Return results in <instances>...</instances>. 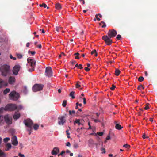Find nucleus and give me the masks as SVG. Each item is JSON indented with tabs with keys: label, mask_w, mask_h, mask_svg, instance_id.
<instances>
[{
	"label": "nucleus",
	"mask_w": 157,
	"mask_h": 157,
	"mask_svg": "<svg viewBox=\"0 0 157 157\" xmlns=\"http://www.w3.org/2000/svg\"><path fill=\"white\" fill-rule=\"evenodd\" d=\"M123 147L126 148H128V147H130V146L128 144H124L123 146Z\"/></svg>",
	"instance_id": "49530a36"
},
{
	"label": "nucleus",
	"mask_w": 157,
	"mask_h": 157,
	"mask_svg": "<svg viewBox=\"0 0 157 157\" xmlns=\"http://www.w3.org/2000/svg\"><path fill=\"white\" fill-rule=\"evenodd\" d=\"M69 114L71 115L72 114H75V111L74 110H72V111L71 110H69Z\"/></svg>",
	"instance_id": "58836bf2"
},
{
	"label": "nucleus",
	"mask_w": 157,
	"mask_h": 157,
	"mask_svg": "<svg viewBox=\"0 0 157 157\" xmlns=\"http://www.w3.org/2000/svg\"><path fill=\"white\" fill-rule=\"evenodd\" d=\"M66 145L67 146L70 147L71 146V144L69 142H68L66 144Z\"/></svg>",
	"instance_id": "052dcab7"
},
{
	"label": "nucleus",
	"mask_w": 157,
	"mask_h": 157,
	"mask_svg": "<svg viewBox=\"0 0 157 157\" xmlns=\"http://www.w3.org/2000/svg\"><path fill=\"white\" fill-rule=\"evenodd\" d=\"M0 71L2 75L3 76L9 75L10 72V66L6 64H4L1 66L0 68Z\"/></svg>",
	"instance_id": "f257e3e1"
},
{
	"label": "nucleus",
	"mask_w": 157,
	"mask_h": 157,
	"mask_svg": "<svg viewBox=\"0 0 157 157\" xmlns=\"http://www.w3.org/2000/svg\"><path fill=\"white\" fill-rule=\"evenodd\" d=\"M41 7H43L44 8L47 7V5L44 3H43L42 4H40L39 5Z\"/></svg>",
	"instance_id": "c9c22d12"
},
{
	"label": "nucleus",
	"mask_w": 157,
	"mask_h": 157,
	"mask_svg": "<svg viewBox=\"0 0 157 157\" xmlns=\"http://www.w3.org/2000/svg\"><path fill=\"white\" fill-rule=\"evenodd\" d=\"M115 88L116 87L113 84L112 86V87L110 88V89L112 90H114Z\"/></svg>",
	"instance_id": "a18cd8bd"
},
{
	"label": "nucleus",
	"mask_w": 157,
	"mask_h": 157,
	"mask_svg": "<svg viewBox=\"0 0 157 157\" xmlns=\"http://www.w3.org/2000/svg\"><path fill=\"white\" fill-rule=\"evenodd\" d=\"M29 43L28 42L27 43V44H26V47H29Z\"/></svg>",
	"instance_id": "774afa93"
},
{
	"label": "nucleus",
	"mask_w": 157,
	"mask_h": 157,
	"mask_svg": "<svg viewBox=\"0 0 157 157\" xmlns=\"http://www.w3.org/2000/svg\"><path fill=\"white\" fill-rule=\"evenodd\" d=\"M39 125L37 124H35L33 126V128L35 130H37L38 129Z\"/></svg>",
	"instance_id": "cd10ccee"
},
{
	"label": "nucleus",
	"mask_w": 157,
	"mask_h": 157,
	"mask_svg": "<svg viewBox=\"0 0 157 157\" xmlns=\"http://www.w3.org/2000/svg\"><path fill=\"white\" fill-rule=\"evenodd\" d=\"M20 114L19 113H15L14 114L13 117L14 120H17L20 117Z\"/></svg>",
	"instance_id": "f3484780"
},
{
	"label": "nucleus",
	"mask_w": 157,
	"mask_h": 157,
	"mask_svg": "<svg viewBox=\"0 0 157 157\" xmlns=\"http://www.w3.org/2000/svg\"><path fill=\"white\" fill-rule=\"evenodd\" d=\"M78 68L80 69H82L83 68V67H82V65L81 64H79Z\"/></svg>",
	"instance_id": "8fccbe9b"
},
{
	"label": "nucleus",
	"mask_w": 157,
	"mask_h": 157,
	"mask_svg": "<svg viewBox=\"0 0 157 157\" xmlns=\"http://www.w3.org/2000/svg\"><path fill=\"white\" fill-rule=\"evenodd\" d=\"M3 116L0 115V125H2L3 123Z\"/></svg>",
	"instance_id": "bb28decb"
},
{
	"label": "nucleus",
	"mask_w": 157,
	"mask_h": 157,
	"mask_svg": "<svg viewBox=\"0 0 157 157\" xmlns=\"http://www.w3.org/2000/svg\"><path fill=\"white\" fill-rule=\"evenodd\" d=\"M17 57L19 59H21V58H22V55H21V54H17Z\"/></svg>",
	"instance_id": "37998d69"
},
{
	"label": "nucleus",
	"mask_w": 157,
	"mask_h": 157,
	"mask_svg": "<svg viewBox=\"0 0 157 157\" xmlns=\"http://www.w3.org/2000/svg\"><path fill=\"white\" fill-rule=\"evenodd\" d=\"M111 38L107 35H104L102 37V39L105 41L107 45H109L112 42V40Z\"/></svg>",
	"instance_id": "423d86ee"
},
{
	"label": "nucleus",
	"mask_w": 157,
	"mask_h": 157,
	"mask_svg": "<svg viewBox=\"0 0 157 157\" xmlns=\"http://www.w3.org/2000/svg\"><path fill=\"white\" fill-rule=\"evenodd\" d=\"M79 54L78 53V52H77V53H75L74 54V55L75 56H79Z\"/></svg>",
	"instance_id": "69168bd1"
},
{
	"label": "nucleus",
	"mask_w": 157,
	"mask_h": 157,
	"mask_svg": "<svg viewBox=\"0 0 157 157\" xmlns=\"http://www.w3.org/2000/svg\"><path fill=\"white\" fill-rule=\"evenodd\" d=\"M103 132H97V134L101 136H102L103 135Z\"/></svg>",
	"instance_id": "a19ab883"
},
{
	"label": "nucleus",
	"mask_w": 157,
	"mask_h": 157,
	"mask_svg": "<svg viewBox=\"0 0 157 157\" xmlns=\"http://www.w3.org/2000/svg\"><path fill=\"white\" fill-rule=\"evenodd\" d=\"M6 146L7 148H6L5 150L6 151H8L11 148V145L10 143H8L6 144Z\"/></svg>",
	"instance_id": "6ab92c4d"
},
{
	"label": "nucleus",
	"mask_w": 157,
	"mask_h": 157,
	"mask_svg": "<svg viewBox=\"0 0 157 157\" xmlns=\"http://www.w3.org/2000/svg\"><path fill=\"white\" fill-rule=\"evenodd\" d=\"M143 139H145V138H147L148 137V136H146L145 134H144L143 136Z\"/></svg>",
	"instance_id": "4d7b16f0"
},
{
	"label": "nucleus",
	"mask_w": 157,
	"mask_h": 157,
	"mask_svg": "<svg viewBox=\"0 0 157 157\" xmlns=\"http://www.w3.org/2000/svg\"><path fill=\"white\" fill-rule=\"evenodd\" d=\"M24 123L26 127L32 126L33 123L32 121L29 119H27L24 121Z\"/></svg>",
	"instance_id": "f8f14e48"
},
{
	"label": "nucleus",
	"mask_w": 157,
	"mask_h": 157,
	"mask_svg": "<svg viewBox=\"0 0 157 157\" xmlns=\"http://www.w3.org/2000/svg\"><path fill=\"white\" fill-rule=\"evenodd\" d=\"M28 128L26 129L28 131V134L30 135L32 132V126L27 127Z\"/></svg>",
	"instance_id": "aec40b11"
},
{
	"label": "nucleus",
	"mask_w": 157,
	"mask_h": 157,
	"mask_svg": "<svg viewBox=\"0 0 157 157\" xmlns=\"http://www.w3.org/2000/svg\"><path fill=\"white\" fill-rule=\"evenodd\" d=\"M76 63V61H72L71 62V63L72 64H75Z\"/></svg>",
	"instance_id": "e2e57ef3"
},
{
	"label": "nucleus",
	"mask_w": 157,
	"mask_h": 157,
	"mask_svg": "<svg viewBox=\"0 0 157 157\" xmlns=\"http://www.w3.org/2000/svg\"><path fill=\"white\" fill-rule=\"evenodd\" d=\"M20 67V66L19 65H16L14 66L13 70V72L14 75H16L18 74Z\"/></svg>",
	"instance_id": "9b49d317"
},
{
	"label": "nucleus",
	"mask_w": 157,
	"mask_h": 157,
	"mask_svg": "<svg viewBox=\"0 0 157 157\" xmlns=\"http://www.w3.org/2000/svg\"><path fill=\"white\" fill-rule=\"evenodd\" d=\"M102 24H103V25L101 26L102 28H104L106 26V24L105 23L104 21H101L100 24V25H101Z\"/></svg>",
	"instance_id": "2f4dec72"
},
{
	"label": "nucleus",
	"mask_w": 157,
	"mask_h": 157,
	"mask_svg": "<svg viewBox=\"0 0 157 157\" xmlns=\"http://www.w3.org/2000/svg\"><path fill=\"white\" fill-rule=\"evenodd\" d=\"M68 131H69L68 130H67L66 131V132L67 134V135H70V133H69Z\"/></svg>",
	"instance_id": "338daca9"
},
{
	"label": "nucleus",
	"mask_w": 157,
	"mask_h": 157,
	"mask_svg": "<svg viewBox=\"0 0 157 157\" xmlns=\"http://www.w3.org/2000/svg\"><path fill=\"white\" fill-rule=\"evenodd\" d=\"M121 37V35H120V34H118L116 38L117 39V40H120Z\"/></svg>",
	"instance_id": "79ce46f5"
},
{
	"label": "nucleus",
	"mask_w": 157,
	"mask_h": 157,
	"mask_svg": "<svg viewBox=\"0 0 157 157\" xmlns=\"http://www.w3.org/2000/svg\"><path fill=\"white\" fill-rule=\"evenodd\" d=\"M58 124L59 125H63L66 122V119L64 116H59L58 118Z\"/></svg>",
	"instance_id": "0eeeda50"
},
{
	"label": "nucleus",
	"mask_w": 157,
	"mask_h": 157,
	"mask_svg": "<svg viewBox=\"0 0 157 157\" xmlns=\"http://www.w3.org/2000/svg\"><path fill=\"white\" fill-rule=\"evenodd\" d=\"M10 90L9 88H6L3 91V94L5 95L10 92Z\"/></svg>",
	"instance_id": "412c9836"
},
{
	"label": "nucleus",
	"mask_w": 157,
	"mask_h": 157,
	"mask_svg": "<svg viewBox=\"0 0 157 157\" xmlns=\"http://www.w3.org/2000/svg\"><path fill=\"white\" fill-rule=\"evenodd\" d=\"M115 124H116L115 128L116 129L118 130H121L123 128V127H122L121 125L117 124L116 121L115 122Z\"/></svg>",
	"instance_id": "a211bd4d"
},
{
	"label": "nucleus",
	"mask_w": 157,
	"mask_h": 157,
	"mask_svg": "<svg viewBox=\"0 0 157 157\" xmlns=\"http://www.w3.org/2000/svg\"><path fill=\"white\" fill-rule=\"evenodd\" d=\"M149 103H147L145 105L146 106L144 108V109L145 110L148 109L149 108Z\"/></svg>",
	"instance_id": "f704fd0d"
},
{
	"label": "nucleus",
	"mask_w": 157,
	"mask_h": 157,
	"mask_svg": "<svg viewBox=\"0 0 157 157\" xmlns=\"http://www.w3.org/2000/svg\"><path fill=\"white\" fill-rule=\"evenodd\" d=\"M67 105V101L66 100H64L63 101L62 105L63 107H65Z\"/></svg>",
	"instance_id": "72a5a7b5"
},
{
	"label": "nucleus",
	"mask_w": 157,
	"mask_h": 157,
	"mask_svg": "<svg viewBox=\"0 0 157 157\" xmlns=\"http://www.w3.org/2000/svg\"><path fill=\"white\" fill-rule=\"evenodd\" d=\"M28 64H27L28 67H31V68H29L28 70L29 72H32L34 70V68L36 66V61L33 59L29 57L27 59Z\"/></svg>",
	"instance_id": "f03ea898"
},
{
	"label": "nucleus",
	"mask_w": 157,
	"mask_h": 157,
	"mask_svg": "<svg viewBox=\"0 0 157 157\" xmlns=\"http://www.w3.org/2000/svg\"><path fill=\"white\" fill-rule=\"evenodd\" d=\"M45 75L48 77H51L52 76V72L50 67H47L46 68L45 71Z\"/></svg>",
	"instance_id": "6e6552de"
},
{
	"label": "nucleus",
	"mask_w": 157,
	"mask_h": 157,
	"mask_svg": "<svg viewBox=\"0 0 157 157\" xmlns=\"http://www.w3.org/2000/svg\"><path fill=\"white\" fill-rule=\"evenodd\" d=\"M84 69L86 71H88L90 70V69L87 67H85L84 68Z\"/></svg>",
	"instance_id": "603ef678"
},
{
	"label": "nucleus",
	"mask_w": 157,
	"mask_h": 157,
	"mask_svg": "<svg viewBox=\"0 0 157 157\" xmlns=\"http://www.w3.org/2000/svg\"><path fill=\"white\" fill-rule=\"evenodd\" d=\"M59 149L57 147H55L52 151L51 153L52 155H56L59 152Z\"/></svg>",
	"instance_id": "4468645a"
},
{
	"label": "nucleus",
	"mask_w": 157,
	"mask_h": 157,
	"mask_svg": "<svg viewBox=\"0 0 157 157\" xmlns=\"http://www.w3.org/2000/svg\"><path fill=\"white\" fill-rule=\"evenodd\" d=\"M73 146L75 148H77L79 147V144L77 143H75L74 144Z\"/></svg>",
	"instance_id": "c756f323"
},
{
	"label": "nucleus",
	"mask_w": 157,
	"mask_h": 157,
	"mask_svg": "<svg viewBox=\"0 0 157 157\" xmlns=\"http://www.w3.org/2000/svg\"><path fill=\"white\" fill-rule=\"evenodd\" d=\"M56 8L57 9H59L61 8V6L59 3H57L55 5Z\"/></svg>",
	"instance_id": "4be33fe9"
},
{
	"label": "nucleus",
	"mask_w": 157,
	"mask_h": 157,
	"mask_svg": "<svg viewBox=\"0 0 157 157\" xmlns=\"http://www.w3.org/2000/svg\"><path fill=\"white\" fill-rule=\"evenodd\" d=\"M18 156L20 157H25L24 155V154H21V153H19Z\"/></svg>",
	"instance_id": "3c124183"
},
{
	"label": "nucleus",
	"mask_w": 157,
	"mask_h": 157,
	"mask_svg": "<svg viewBox=\"0 0 157 157\" xmlns=\"http://www.w3.org/2000/svg\"><path fill=\"white\" fill-rule=\"evenodd\" d=\"M141 88H142L143 89H144V87H143V85H140L138 86V88H137L138 90H140Z\"/></svg>",
	"instance_id": "ea45409f"
},
{
	"label": "nucleus",
	"mask_w": 157,
	"mask_h": 157,
	"mask_svg": "<svg viewBox=\"0 0 157 157\" xmlns=\"http://www.w3.org/2000/svg\"><path fill=\"white\" fill-rule=\"evenodd\" d=\"M36 46L40 49H41V48L42 46L40 44L38 45H37Z\"/></svg>",
	"instance_id": "bf43d9fd"
},
{
	"label": "nucleus",
	"mask_w": 157,
	"mask_h": 157,
	"mask_svg": "<svg viewBox=\"0 0 157 157\" xmlns=\"http://www.w3.org/2000/svg\"><path fill=\"white\" fill-rule=\"evenodd\" d=\"M110 139V136L109 135L107 136L106 138V140H109Z\"/></svg>",
	"instance_id": "13d9d810"
},
{
	"label": "nucleus",
	"mask_w": 157,
	"mask_h": 157,
	"mask_svg": "<svg viewBox=\"0 0 157 157\" xmlns=\"http://www.w3.org/2000/svg\"><path fill=\"white\" fill-rule=\"evenodd\" d=\"M62 29V27L60 26H57L56 27V30L58 32H59Z\"/></svg>",
	"instance_id": "c85d7f7f"
},
{
	"label": "nucleus",
	"mask_w": 157,
	"mask_h": 157,
	"mask_svg": "<svg viewBox=\"0 0 157 157\" xmlns=\"http://www.w3.org/2000/svg\"><path fill=\"white\" fill-rule=\"evenodd\" d=\"M10 99L14 101L17 100L19 97V94L15 91L11 92L9 95Z\"/></svg>",
	"instance_id": "7ed1b4c3"
},
{
	"label": "nucleus",
	"mask_w": 157,
	"mask_h": 157,
	"mask_svg": "<svg viewBox=\"0 0 157 157\" xmlns=\"http://www.w3.org/2000/svg\"><path fill=\"white\" fill-rule=\"evenodd\" d=\"M4 155V153L0 149V157Z\"/></svg>",
	"instance_id": "c03bdc74"
},
{
	"label": "nucleus",
	"mask_w": 157,
	"mask_h": 157,
	"mask_svg": "<svg viewBox=\"0 0 157 157\" xmlns=\"http://www.w3.org/2000/svg\"><path fill=\"white\" fill-rule=\"evenodd\" d=\"M80 82H78L76 84V87L77 88H78L81 87V85L79 84Z\"/></svg>",
	"instance_id": "4c0bfd02"
},
{
	"label": "nucleus",
	"mask_w": 157,
	"mask_h": 157,
	"mask_svg": "<svg viewBox=\"0 0 157 157\" xmlns=\"http://www.w3.org/2000/svg\"><path fill=\"white\" fill-rule=\"evenodd\" d=\"M12 144L14 146H17L18 145V143L17 138L15 136H14L12 138Z\"/></svg>",
	"instance_id": "ddd939ff"
},
{
	"label": "nucleus",
	"mask_w": 157,
	"mask_h": 157,
	"mask_svg": "<svg viewBox=\"0 0 157 157\" xmlns=\"http://www.w3.org/2000/svg\"><path fill=\"white\" fill-rule=\"evenodd\" d=\"M94 121L95 122H96V123L100 122V121L99 120H97V119H95L94 120Z\"/></svg>",
	"instance_id": "680f3d73"
},
{
	"label": "nucleus",
	"mask_w": 157,
	"mask_h": 157,
	"mask_svg": "<svg viewBox=\"0 0 157 157\" xmlns=\"http://www.w3.org/2000/svg\"><path fill=\"white\" fill-rule=\"evenodd\" d=\"M91 54L92 55H93L94 54L95 56H97V53L96 52V50L95 49H94L91 52Z\"/></svg>",
	"instance_id": "b1692460"
},
{
	"label": "nucleus",
	"mask_w": 157,
	"mask_h": 157,
	"mask_svg": "<svg viewBox=\"0 0 157 157\" xmlns=\"http://www.w3.org/2000/svg\"><path fill=\"white\" fill-rule=\"evenodd\" d=\"M28 92V89L26 86H25L24 87V90H23V92L25 94H26Z\"/></svg>",
	"instance_id": "7c9ffc66"
},
{
	"label": "nucleus",
	"mask_w": 157,
	"mask_h": 157,
	"mask_svg": "<svg viewBox=\"0 0 157 157\" xmlns=\"http://www.w3.org/2000/svg\"><path fill=\"white\" fill-rule=\"evenodd\" d=\"M80 122V120H78V119H76L75 120V123H79V122Z\"/></svg>",
	"instance_id": "864d4df0"
},
{
	"label": "nucleus",
	"mask_w": 157,
	"mask_h": 157,
	"mask_svg": "<svg viewBox=\"0 0 157 157\" xmlns=\"http://www.w3.org/2000/svg\"><path fill=\"white\" fill-rule=\"evenodd\" d=\"M10 57L11 59L14 60H15L16 59V58L13 57L11 55H10Z\"/></svg>",
	"instance_id": "de8ad7c7"
},
{
	"label": "nucleus",
	"mask_w": 157,
	"mask_h": 157,
	"mask_svg": "<svg viewBox=\"0 0 157 157\" xmlns=\"http://www.w3.org/2000/svg\"><path fill=\"white\" fill-rule=\"evenodd\" d=\"M29 52H30L31 53L32 55H33L35 54V53H36V52H35V51H29Z\"/></svg>",
	"instance_id": "5fc2aeb1"
},
{
	"label": "nucleus",
	"mask_w": 157,
	"mask_h": 157,
	"mask_svg": "<svg viewBox=\"0 0 157 157\" xmlns=\"http://www.w3.org/2000/svg\"><path fill=\"white\" fill-rule=\"evenodd\" d=\"M10 140V138L9 137H6V138H5L4 139H3V141L5 142H8L9 140Z\"/></svg>",
	"instance_id": "e433bc0d"
},
{
	"label": "nucleus",
	"mask_w": 157,
	"mask_h": 157,
	"mask_svg": "<svg viewBox=\"0 0 157 157\" xmlns=\"http://www.w3.org/2000/svg\"><path fill=\"white\" fill-rule=\"evenodd\" d=\"M144 78L142 76H140L139 77L138 80L139 82H142L144 80Z\"/></svg>",
	"instance_id": "473e14b6"
},
{
	"label": "nucleus",
	"mask_w": 157,
	"mask_h": 157,
	"mask_svg": "<svg viewBox=\"0 0 157 157\" xmlns=\"http://www.w3.org/2000/svg\"><path fill=\"white\" fill-rule=\"evenodd\" d=\"M17 109H16L17 110V111H19V110H21L23 109V108L22 106L21 105H19L18 106H17Z\"/></svg>",
	"instance_id": "393cba45"
},
{
	"label": "nucleus",
	"mask_w": 157,
	"mask_h": 157,
	"mask_svg": "<svg viewBox=\"0 0 157 157\" xmlns=\"http://www.w3.org/2000/svg\"><path fill=\"white\" fill-rule=\"evenodd\" d=\"M7 86V84L2 79L0 78V88L4 86Z\"/></svg>",
	"instance_id": "dca6fc26"
},
{
	"label": "nucleus",
	"mask_w": 157,
	"mask_h": 157,
	"mask_svg": "<svg viewBox=\"0 0 157 157\" xmlns=\"http://www.w3.org/2000/svg\"><path fill=\"white\" fill-rule=\"evenodd\" d=\"M4 119L6 123L8 124H10L12 123V117L9 115H5L4 117Z\"/></svg>",
	"instance_id": "9d476101"
},
{
	"label": "nucleus",
	"mask_w": 157,
	"mask_h": 157,
	"mask_svg": "<svg viewBox=\"0 0 157 157\" xmlns=\"http://www.w3.org/2000/svg\"><path fill=\"white\" fill-rule=\"evenodd\" d=\"M107 34L108 36L110 38L114 37L117 34V32L114 29L109 30Z\"/></svg>",
	"instance_id": "1a4fd4ad"
},
{
	"label": "nucleus",
	"mask_w": 157,
	"mask_h": 157,
	"mask_svg": "<svg viewBox=\"0 0 157 157\" xmlns=\"http://www.w3.org/2000/svg\"><path fill=\"white\" fill-rule=\"evenodd\" d=\"M120 73V71L118 69H116L115 71V75L116 76L119 75Z\"/></svg>",
	"instance_id": "5701e85b"
},
{
	"label": "nucleus",
	"mask_w": 157,
	"mask_h": 157,
	"mask_svg": "<svg viewBox=\"0 0 157 157\" xmlns=\"http://www.w3.org/2000/svg\"><path fill=\"white\" fill-rule=\"evenodd\" d=\"M15 81V78L14 77L10 76L9 78L8 82L10 84H13Z\"/></svg>",
	"instance_id": "2eb2a0df"
},
{
	"label": "nucleus",
	"mask_w": 157,
	"mask_h": 157,
	"mask_svg": "<svg viewBox=\"0 0 157 157\" xmlns=\"http://www.w3.org/2000/svg\"><path fill=\"white\" fill-rule=\"evenodd\" d=\"M44 85L42 84H36L34 85L33 88V90L34 92H36L42 90Z\"/></svg>",
	"instance_id": "39448f33"
},
{
	"label": "nucleus",
	"mask_w": 157,
	"mask_h": 157,
	"mask_svg": "<svg viewBox=\"0 0 157 157\" xmlns=\"http://www.w3.org/2000/svg\"><path fill=\"white\" fill-rule=\"evenodd\" d=\"M83 103L85 104L86 103V99L85 98H83Z\"/></svg>",
	"instance_id": "6e6d98bb"
},
{
	"label": "nucleus",
	"mask_w": 157,
	"mask_h": 157,
	"mask_svg": "<svg viewBox=\"0 0 157 157\" xmlns=\"http://www.w3.org/2000/svg\"><path fill=\"white\" fill-rule=\"evenodd\" d=\"M65 153V152L64 151H62L61 152V153L60 154V155H62Z\"/></svg>",
	"instance_id": "0e129e2a"
},
{
	"label": "nucleus",
	"mask_w": 157,
	"mask_h": 157,
	"mask_svg": "<svg viewBox=\"0 0 157 157\" xmlns=\"http://www.w3.org/2000/svg\"><path fill=\"white\" fill-rule=\"evenodd\" d=\"M74 94L75 92L74 91H71L70 93V96L72 97V99L75 98V97L74 96Z\"/></svg>",
	"instance_id": "a878e982"
},
{
	"label": "nucleus",
	"mask_w": 157,
	"mask_h": 157,
	"mask_svg": "<svg viewBox=\"0 0 157 157\" xmlns=\"http://www.w3.org/2000/svg\"><path fill=\"white\" fill-rule=\"evenodd\" d=\"M101 151H102V153H105V149L104 148H102L101 149Z\"/></svg>",
	"instance_id": "09e8293b"
},
{
	"label": "nucleus",
	"mask_w": 157,
	"mask_h": 157,
	"mask_svg": "<svg viewBox=\"0 0 157 157\" xmlns=\"http://www.w3.org/2000/svg\"><path fill=\"white\" fill-rule=\"evenodd\" d=\"M17 109V105L15 104H10L7 105L5 107L4 110L6 111H13Z\"/></svg>",
	"instance_id": "20e7f679"
}]
</instances>
